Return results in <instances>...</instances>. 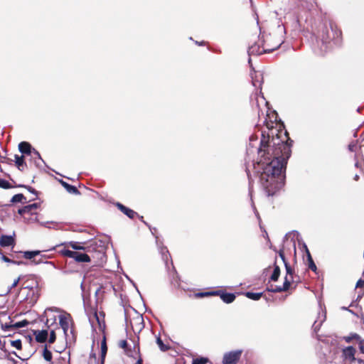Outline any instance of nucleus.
Returning <instances> with one entry per match:
<instances>
[{"mask_svg":"<svg viewBox=\"0 0 364 364\" xmlns=\"http://www.w3.org/2000/svg\"><path fill=\"white\" fill-rule=\"evenodd\" d=\"M28 289H30L31 290H32V291H33V292L34 291H33V287H23V289H24V290Z\"/></svg>","mask_w":364,"mask_h":364,"instance_id":"obj_52","label":"nucleus"},{"mask_svg":"<svg viewBox=\"0 0 364 364\" xmlns=\"http://www.w3.org/2000/svg\"><path fill=\"white\" fill-rule=\"evenodd\" d=\"M220 293V291H208L204 293H199L198 294L200 296H210V295H217Z\"/></svg>","mask_w":364,"mask_h":364,"instance_id":"obj_37","label":"nucleus"},{"mask_svg":"<svg viewBox=\"0 0 364 364\" xmlns=\"http://www.w3.org/2000/svg\"><path fill=\"white\" fill-rule=\"evenodd\" d=\"M23 278V276H19L17 279H16L14 281V282L12 283L11 287V289L16 287L18 285V284L19 281H20L21 279H22Z\"/></svg>","mask_w":364,"mask_h":364,"instance_id":"obj_43","label":"nucleus"},{"mask_svg":"<svg viewBox=\"0 0 364 364\" xmlns=\"http://www.w3.org/2000/svg\"><path fill=\"white\" fill-rule=\"evenodd\" d=\"M251 77L253 86L260 88L262 83V74L260 72H255L251 74Z\"/></svg>","mask_w":364,"mask_h":364,"instance_id":"obj_10","label":"nucleus"},{"mask_svg":"<svg viewBox=\"0 0 364 364\" xmlns=\"http://www.w3.org/2000/svg\"><path fill=\"white\" fill-rule=\"evenodd\" d=\"M356 288H362L364 287V279H360L355 285Z\"/></svg>","mask_w":364,"mask_h":364,"instance_id":"obj_46","label":"nucleus"},{"mask_svg":"<svg viewBox=\"0 0 364 364\" xmlns=\"http://www.w3.org/2000/svg\"><path fill=\"white\" fill-rule=\"evenodd\" d=\"M208 362V358H198L193 360L192 364H205Z\"/></svg>","mask_w":364,"mask_h":364,"instance_id":"obj_33","label":"nucleus"},{"mask_svg":"<svg viewBox=\"0 0 364 364\" xmlns=\"http://www.w3.org/2000/svg\"><path fill=\"white\" fill-rule=\"evenodd\" d=\"M59 323L65 334L66 341H73L75 340L74 331L72 327V317L70 314L65 313L59 316Z\"/></svg>","mask_w":364,"mask_h":364,"instance_id":"obj_2","label":"nucleus"},{"mask_svg":"<svg viewBox=\"0 0 364 364\" xmlns=\"http://www.w3.org/2000/svg\"><path fill=\"white\" fill-rule=\"evenodd\" d=\"M259 104H264V106H266L267 105V102L265 100L263 96L256 97V105L258 108V114H259V112L261 111Z\"/></svg>","mask_w":364,"mask_h":364,"instance_id":"obj_28","label":"nucleus"},{"mask_svg":"<svg viewBox=\"0 0 364 364\" xmlns=\"http://www.w3.org/2000/svg\"><path fill=\"white\" fill-rule=\"evenodd\" d=\"M46 263L53 265V262H46Z\"/></svg>","mask_w":364,"mask_h":364,"instance_id":"obj_58","label":"nucleus"},{"mask_svg":"<svg viewBox=\"0 0 364 364\" xmlns=\"http://www.w3.org/2000/svg\"><path fill=\"white\" fill-rule=\"evenodd\" d=\"M19 151L23 154L31 156L34 155L38 160H41V155L35 149H32L31 144L26 141H22L18 144Z\"/></svg>","mask_w":364,"mask_h":364,"instance_id":"obj_6","label":"nucleus"},{"mask_svg":"<svg viewBox=\"0 0 364 364\" xmlns=\"http://www.w3.org/2000/svg\"><path fill=\"white\" fill-rule=\"evenodd\" d=\"M343 355L346 358L354 361L356 360L355 358V349L353 346H348L343 349Z\"/></svg>","mask_w":364,"mask_h":364,"instance_id":"obj_12","label":"nucleus"},{"mask_svg":"<svg viewBox=\"0 0 364 364\" xmlns=\"http://www.w3.org/2000/svg\"><path fill=\"white\" fill-rule=\"evenodd\" d=\"M61 252L63 255L73 258L77 262H89L91 261L90 256L85 253L72 251L70 250H63Z\"/></svg>","mask_w":364,"mask_h":364,"instance_id":"obj_4","label":"nucleus"},{"mask_svg":"<svg viewBox=\"0 0 364 364\" xmlns=\"http://www.w3.org/2000/svg\"><path fill=\"white\" fill-rule=\"evenodd\" d=\"M360 337L358 334L354 333V334H353L351 336H347V337H346V338H345V340H346V342L349 343V342H350V341H352V339H353V338H355V339H356V340L359 341V340H360Z\"/></svg>","mask_w":364,"mask_h":364,"instance_id":"obj_39","label":"nucleus"},{"mask_svg":"<svg viewBox=\"0 0 364 364\" xmlns=\"http://www.w3.org/2000/svg\"><path fill=\"white\" fill-rule=\"evenodd\" d=\"M100 255H101V257H105V254H104L103 252H101V253H100Z\"/></svg>","mask_w":364,"mask_h":364,"instance_id":"obj_60","label":"nucleus"},{"mask_svg":"<svg viewBox=\"0 0 364 364\" xmlns=\"http://www.w3.org/2000/svg\"><path fill=\"white\" fill-rule=\"evenodd\" d=\"M36 340L39 343H43L48 338V331L46 330L38 331L35 332Z\"/></svg>","mask_w":364,"mask_h":364,"instance_id":"obj_17","label":"nucleus"},{"mask_svg":"<svg viewBox=\"0 0 364 364\" xmlns=\"http://www.w3.org/2000/svg\"><path fill=\"white\" fill-rule=\"evenodd\" d=\"M218 295L220 296V299L223 302L226 304H230L235 299V295L234 294L225 293L220 291V293Z\"/></svg>","mask_w":364,"mask_h":364,"instance_id":"obj_14","label":"nucleus"},{"mask_svg":"<svg viewBox=\"0 0 364 364\" xmlns=\"http://www.w3.org/2000/svg\"><path fill=\"white\" fill-rule=\"evenodd\" d=\"M40 251H25L23 252V257L27 259H31L34 258L36 256L40 254Z\"/></svg>","mask_w":364,"mask_h":364,"instance_id":"obj_24","label":"nucleus"},{"mask_svg":"<svg viewBox=\"0 0 364 364\" xmlns=\"http://www.w3.org/2000/svg\"><path fill=\"white\" fill-rule=\"evenodd\" d=\"M357 144L355 142H352L348 145V149L350 151H355Z\"/></svg>","mask_w":364,"mask_h":364,"instance_id":"obj_47","label":"nucleus"},{"mask_svg":"<svg viewBox=\"0 0 364 364\" xmlns=\"http://www.w3.org/2000/svg\"><path fill=\"white\" fill-rule=\"evenodd\" d=\"M32 262H33L34 264H40V263L43 262V261H42L41 259H38V260L34 259Z\"/></svg>","mask_w":364,"mask_h":364,"instance_id":"obj_51","label":"nucleus"},{"mask_svg":"<svg viewBox=\"0 0 364 364\" xmlns=\"http://www.w3.org/2000/svg\"><path fill=\"white\" fill-rule=\"evenodd\" d=\"M302 247L304 249L305 252H306V256H307V260H308V263L309 262H313V259L311 256V254H310V252L309 251L308 248H307V246L306 245V244H303L302 245Z\"/></svg>","mask_w":364,"mask_h":364,"instance_id":"obj_36","label":"nucleus"},{"mask_svg":"<svg viewBox=\"0 0 364 364\" xmlns=\"http://www.w3.org/2000/svg\"><path fill=\"white\" fill-rule=\"evenodd\" d=\"M93 318L96 319V321H97V323H99V325L100 326V318L98 317V315L97 314V312H95L94 315H93Z\"/></svg>","mask_w":364,"mask_h":364,"instance_id":"obj_50","label":"nucleus"},{"mask_svg":"<svg viewBox=\"0 0 364 364\" xmlns=\"http://www.w3.org/2000/svg\"><path fill=\"white\" fill-rule=\"evenodd\" d=\"M308 266H309V268L310 269H311L312 271H314V272H316V269H317V267H316V264H315L314 261L311 262H309L308 263Z\"/></svg>","mask_w":364,"mask_h":364,"instance_id":"obj_45","label":"nucleus"},{"mask_svg":"<svg viewBox=\"0 0 364 364\" xmlns=\"http://www.w3.org/2000/svg\"><path fill=\"white\" fill-rule=\"evenodd\" d=\"M89 321H90V322L91 323V325L92 326V325H93V323H92V318H89Z\"/></svg>","mask_w":364,"mask_h":364,"instance_id":"obj_59","label":"nucleus"},{"mask_svg":"<svg viewBox=\"0 0 364 364\" xmlns=\"http://www.w3.org/2000/svg\"><path fill=\"white\" fill-rule=\"evenodd\" d=\"M358 178H359V176H358V175H355V180H358Z\"/></svg>","mask_w":364,"mask_h":364,"instance_id":"obj_57","label":"nucleus"},{"mask_svg":"<svg viewBox=\"0 0 364 364\" xmlns=\"http://www.w3.org/2000/svg\"><path fill=\"white\" fill-rule=\"evenodd\" d=\"M107 351V347L106 345L105 339L101 343V358H102V364H103L106 354Z\"/></svg>","mask_w":364,"mask_h":364,"instance_id":"obj_26","label":"nucleus"},{"mask_svg":"<svg viewBox=\"0 0 364 364\" xmlns=\"http://www.w3.org/2000/svg\"><path fill=\"white\" fill-rule=\"evenodd\" d=\"M291 284V279H289V277L284 278V282L282 286H276L275 287H273L272 285L271 287H267V291L271 292H282V291H286L289 289Z\"/></svg>","mask_w":364,"mask_h":364,"instance_id":"obj_8","label":"nucleus"},{"mask_svg":"<svg viewBox=\"0 0 364 364\" xmlns=\"http://www.w3.org/2000/svg\"><path fill=\"white\" fill-rule=\"evenodd\" d=\"M29 324V322L27 320H23L21 321L16 322L14 324H8L5 323L2 326L4 330L10 331V330H16L20 328L26 327Z\"/></svg>","mask_w":364,"mask_h":364,"instance_id":"obj_9","label":"nucleus"},{"mask_svg":"<svg viewBox=\"0 0 364 364\" xmlns=\"http://www.w3.org/2000/svg\"><path fill=\"white\" fill-rule=\"evenodd\" d=\"M32 159L33 160V163L35 164L36 166H41V162L43 161V159H41V160H38L37 158H36V156L34 155H31Z\"/></svg>","mask_w":364,"mask_h":364,"instance_id":"obj_41","label":"nucleus"},{"mask_svg":"<svg viewBox=\"0 0 364 364\" xmlns=\"http://www.w3.org/2000/svg\"><path fill=\"white\" fill-rule=\"evenodd\" d=\"M279 275H280V269L278 266L276 265L274 267V269L273 273L270 277V279L272 281L276 282V281H277L278 278L279 277Z\"/></svg>","mask_w":364,"mask_h":364,"instance_id":"obj_27","label":"nucleus"},{"mask_svg":"<svg viewBox=\"0 0 364 364\" xmlns=\"http://www.w3.org/2000/svg\"><path fill=\"white\" fill-rule=\"evenodd\" d=\"M24 188H27L28 191L31 193H32L33 194H34L36 196H37V191L33 188L31 186H23Z\"/></svg>","mask_w":364,"mask_h":364,"instance_id":"obj_48","label":"nucleus"},{"mask_svg":"<svg viewBox=\"0 0 364 364\" xmlns=\"http://www.w3.org/2000/svg\"><path fill=\"white\" fill-rule=\"evenodd\" d=\"M60 182L61 185L66 189V191L69 193H72L74 195L80 194V191L77 190V188L75 186L70 185L63 180H60Z\"/></svg>","mask_w":364,"mask_h":364,"instance_id":"obj_16","label":"nucleus"},{"mask_svg":"<svg viewBox=\"0 0 364 364\" xmlns=\"http://www.w3.org/2000/svg\"><path fill=\"white\" fill-rule=\"evenodd\" d=\"M357 361L359 363H363L364 364V361L361 359H357Z\"/></svg>","mask_w":364,"mask_h":364,"instance_id":"obj_54","label":"nucleus"},{"mask_svg":"<svg viewBox=\"0 0 364 364\" xmlns=\"http://www.w3.org/2000/svg\"><path fill=\"white\" fill-rule=\"evenodd\" d=\"M1 259L3 261H4L5 262H11V263L16 264L18 265L25 264V262H23V261H18H18L11 260V259H10L9 257H7L5 255H2Z\"/></svg>","mask_w":364,"mask_h":364,"instance_id":"obj_31","label":"nucleus"},{"mask_svg":"<svg viewBox=\"0 0 364 364\" xmlns=\"http://www.w3.org/2000/svg\"><path fill=\"white\" fill-rule=\"evenodd\" d=\"M14 243V239L11 235H1L0 237V245L1 247H9Z\"/></svg>","mask_w":364,"mask_h":364,"instance_id":"obj_13","label":"nucleus"},{"mask_svg":"<svg viewBox=\"0 0 364 364\" xmlns=\"http://www.w3.org/2000/svg\"><path fill=\"white\" fill-rule=\"evenodd\" d=\"M242 351L237 350L226 353L223 359V364H237L240 358Z\"/></svg>","mask_w":364,"mask_h":364,"instance_id":"obj_5","label":"nucleus"},{"mask_svg":"<svg viewBox=\"0 0 364 364\" xmlns=\"http://www.w3.org/2000/svg\"><path fill=\"white\" fill-rule=\"evenodd\" d=\"M11 346L15 348L20 350L21 349V341L20 340H15L11 341Z\"/></svg>","mask_w":364,"mask_h":364,"instance_id":"obj_38","label":"nucleus"},{"mask_svg":"<svg viewBox=\"0 0 364 364\" xmlns=\"http://www.w3.org/2000/svg\"><path fill=\"white\" fill-rule=\"evenodd\" d=\"M278 40L275 41V38L271 35L267 36L264 39L262 45H267L269 46H274Z\"/></svg>","mask_w":364,"mask_h":364,"instance_id":"obj_21","label":"nucleus"},{"mask_svg":"<svg viewBox=\"0 0 364 364\" xmlns=\"http://www.w3.org/2000/svg\"><path fill=\"white\" fill-rule=\"evenodd\" d=\"M196 44H198V45H203L204 44V42L202 41L200 43H198V41L196 42Z\"/></svg>","mask_w":364,"mask_h":364,"instance_id":"obj_55","label":"nucleus"},{"mask_svg":"<svg viewBox=\"0 0 364 364\" xmlns=\"http://www.w3.org/2000/svg\"><path fill=\"white\" fill-rule=\"evenodd\" d=\"M245 296L248 299H250L254 300V301H257V300H259L262 297V292L255 293V292L247 291V292L245 293Z\"/></svg>","mask_w":364,"mask_h":364,"instance_id":"obj_22","label":"nucleus"},{"mask_svg":"<svg viewBox=\"0 0 364 364\" xmlns=\"http://www.w3.org/2000/svg\"><path fill=\"white\" fill-rule=\"evenodd\" d=\"M135 364H142V360L141 358H139Z\"/></svg>","mask_w":364,"mask_h":364,"instance_id":"obj_53","label":"nucleus"},{"mask_svg":"<svg viewBox=\"0 0 364 364\" xmlns=\"http://www.w3.org/2000/svg\"><path fill=\"white\" fill-rule=\"evenodd\" d=\"M325 320H326V314L324 312H323L321 315H320V314L318 315V320L315 321L313 324L312 328L315 332H317L320 329L323 322Z\"/></svg>","mask_w":364,"mask_h":364,"instance_id":"obj_15","label":"nucleus"},{"mask_svg":"<svg viewBox=\"0 0 364 364\" xmlns=\"http://www.w3.org/2000/svg\"><path fill=\"white\" fill-rule=\"evenodd\" d=\"M68 245L72 249L75 250H84L85 247L81 245L78 242L70 241L68 243Z\"/></svg>","mask_w":364,"mask_h":364,"instance_id":"obj_25","label":"nucleus"},{"mask_svg":"<svg viewBox=\"0 0 364 364\" xmlns=\"http://www.w3.org/2000/svg\"><path fill=\"white\" fill-rule=\"evenodd\" d=\"M359 341V348L362 353H364V339H361L360 338Z\"/></svg>","mask_w":364,"mask_h":364,"instance_id":"obj_44","label":"nucleus"},{"mask_svg":"<svg viewBox=\"0 0 364 364\" xmlns=\"http://www.w3.org/2000/svg\"><path fill=\"white\" fill-rule=\"evenodd\" d=\"M331 31L333 33V43L339 45L341 43V31L339 30L334 29L331 26Z\"/></svg>","mask_w":364,"mask_h":364,"instance_id":"obj_20","label":"nucleus"},{"mask_svg":"<svg viewBox=\"0 0 364 364\" xmlns=\"http://www.w3.org/2000/svg\"><path fill=\"white\" fill-rule=\"evenodd\" d=\"M156 343L162 351H166V350H168V347L164 344L163 341L160 338H157Z\"/></svg>","mask_w":364,"mask_h":364,"instance_id":"obj_34","label":"nucleus"},{"mask_svg":"<svg viewBox=\"0 0 364 364\" xmlns=\"http://www.w3.org/2000/svg\"><path fill=\"white\" fill-rule=\"evenodd\" d=\"M15 163L20 171H23L24 168L26 166V164L24 160V156H18L15 155Z\"/></svg>","mask_w":364,"mask_h":364,"instance_id":"obj_18","label":"nucleus"},{"mask_svg":"<svg viewBox=\"0 0 364 364\" xmlns=\"http://www.w3.org/2000/svg\"><path fill=\"white\" fill-rule=\"evenodd\" d=\"M279 255L281 257V259L283 261V262L284 264V266H285L286 272H287V274H286L285 277H288L289 279H291V282H294L295 280H294V276H293L294 270L291 267V266L289 264V263L286 261L284 253V251L282 250H279Z\"/></svg>","mask_w":364,"mask_h":364,"instance_id":"obj_7","label":"nucleus"},{"mask_svg":"<svg viewBox=\"0 0 364 364\" xmlns=\"http://www.w3.org/2000/svg\"><path fill=\"white\" fill-rule=\"evenodd\" d=\"M159 251L162 255L163 259L167 263V260L170 257V254L166 247L159 246Z\"/></svg>","mask_w":364,"mask_h":364,"instance_id":"obj_23","label":"nucleus"},{"mask_svg":"<svg viewBox=\"0 0 364 364\" xmlns=\"http://www.w3.org/2000/svg\"><path fill=\"white\" fill-rule=\"evenodd\" d=\"M363 323H364V318H363Z\"/></svg>","mask_w":364,"mask_h":364,"instance_id":"obj_64","label":"nucleus"},{"mask_svg":"<svg viewBox=\"0 0 364 364\" xmlns=\"http://www.w3.org/2000/svg\"><path fill=\"white\" fill-rule=\"evenodd\" d=\"M23 200H26V198L24 197V196L21 193H18V194L14 195L12 197L11 201L13 203H18V202H23Z\"/></svg>","mask_w":364,"mask_h":364,"instance_id":"obj_30","label":"nucleus"},{"mask_svg":"<svg viewBox=\"0 0 364 364\" xmlns=\"http://www.w3.org/2000/svg\"><path fill=\"white\" fill-rule=\"evenodd\" d=\"M55 339H56V336H55V331H51L50 333V337H49L48 342L50 343H53L55 342Z\"/></svg>","mask_w":364,"mask_h":364,"instance_id":"obj_40","label":"nucleus"},{"mask_svg":"<svg viewBox=\"0 0 364 364\" xmlns=\"http://www.w3.org/2000/svg\"><path fill=\"white\" fill-rule=\"evenodd\" d=\"M11 187L12 186L10 185L9 181H7L4 179L0 178V188H4V189H8Z\"/></svg>","mask_w":364,"mask_h":364,"instance_id":"obj_32","label":"nucleus"},{"mask_svg":"<svg viewBox=\"0 0 364 364\" xmlns=\"http://www.w3.org/2000/svg\"><path fill=\"white\" fill-rule=\"evenodd\" d=\"M323 43H327L326 40H325V41H324V40H323Z\"/></svg>","mask_w":364,"mask_h":364,"instance_id":"obj_61","label":"nucleus"},{"mask_svg":"<svg viewBox=\"0 0 364 364\" xmlns=\"http://www.w3.org/2000/svg\"><path fill=\"white\" fill-rule=\"evenodd\" d=\"M117 207L127 216H128L129 218L133 219L135 216L137 215V213L134 210L129 209L124 206V205L117 203Z\"/></svg>","mask_w":364,"mask_h":364,"instance_id":"obj_11","label":"nucleus"},{"mask_svg":"<svg viewBox=\"0 0 364 364\" xmlns=\"http://www.w3.org/2000/svg\"><path fill=\"white\" fill-rule=\"evenodd\" d=\"M127 346V342L124 340L123 341H121L119 342V346L122 348H125Z\"/></svg>","mask_w":364,"mask_h":364,"instance_id":"obj_49","label":"nucleus"},{"mask_svg":"<svg viewBox=\"0 0 364 364\" xmlns=\"http://www.w3.org/2000/svg\"><path fill=\"white\" fill-rule=\"evenodd\" d=\"M246 173H247V177L249 178V183H250V194L251 195L252 194V190H251V176H250V169H249V166H246Z\"/></svg>","mask_w":364,"mask_h":364,"instance_id":"obj_42","label":"nucleus"},{"mask_svg":"<svg viewBox=\"0 0 364 364\" xmlns=\"http://www.w3.org/2000/svg\"><path fill=\"white\" fill-rule=\"evenodd\" d=\"M281 44V41H277L275 45L271 47L267 45H262V46L260 47L259 45L255 43L249 47L248 53L249 55H261L264 53H269L278 48Z\"/></svg>","mask_w":364,"mask_h":364,"instance_id":"obj_3","label":"nucleus"},{"mask_svg":"<svg viewBox=\"0 0 364 364\" xmlns=\"http://www.w3.org/2000/svg\"><path fill=\"white\" fill-rule=\"evenodd\" d=\"M363 295V291H362V292H361V294H360L358 295V298L361 297Z\"/></svg>","mask_w":364,"mask_h":364,"instance_id":"obj_56","label":"nucleus"},{"mask_svg":"<svg viewBox=\"0 0 364 364\" xmlns=\"http://www.w3.org/2000/svg\"><path fill=\"white\" fill-rule=\"evenodd\" d=\"M43 356L46 361L50 362L52 360V353L48 350L47 346H45L43 349Z\"/></svg>","mask_w":364,"mask_h":364,"instance_id":"obj_29","label":"nucleus"},{"mask_svg":"<svg viewBox=\"0 0 364 364\" xmlns=\"http://www.w3.org/2000/svg\"><path fill=\"white\" fill-rule=\"evenodd\" d=\"M38 208L37 203H33L18 209V212L20 215H23L27 213H31L33 210H36Z\"/></svg>","mask_w":364,"mask_h":364,"instance_id":"obj_19","label":"nucleus"},{"mask_svg":"<svg viewBox=\"0 0 364 364\" xmlns=\"http://www.w3.org/2000/svg\"><path fill=\"white\" fill-rule=\"evenodd\" d=\"M267 139L265 132L258 149L259 161L253 164V169L259 176V183L268 196H274L284 185V170L291 150L287 132H284V139H282V131L269 128Z\"/></svg>","mask_w":364,"mask_h":364,"instance_id":"obj_1","label":"nucleus"},{"mask_svg":"<svg viewBox=\"0 0 364 364\" xmlns=\"http://www.w3.org/2000/svg\"><path fill=\"white\" fill-rule=\"evenodd\" d=\"M156 243L158 244V237L156 236Z\"/></svg>","mask_w":364,"mask_h":364,"instance_id":"obj_62","label":"nucleus"},{"mask_svg":"<svg viewBox=\"0 0 364 364\" xmlns=\"http://www.w3.org/2000/svg\"><path fill=\"white\" fill-rule=\"evenodd\" d=\"M302 247L304 249L305 252H306V256H307V260H308V263L309 262H313V259L311 256V254H310V252L309 251L308 248H307V246L306 245V244H303L302 245Z\"/></svg>","mask_w":364,"mask_h":364,"instance_id":"obj_35","label":"nucleus"},{"mask_svg":"<svg viewBox=\"0 0 364 364\" xmlns=\"http://www.w3.org/2000/svg\"><path fill=\"white\" fill-rule=\"evenodd\" d=\"M55 311H58L59 310L57 308H55Z\"/></svg>","mask_w":364,"mask_h":364,"instance_id":"obj_63","label":"nucleus"}]
</instances>
